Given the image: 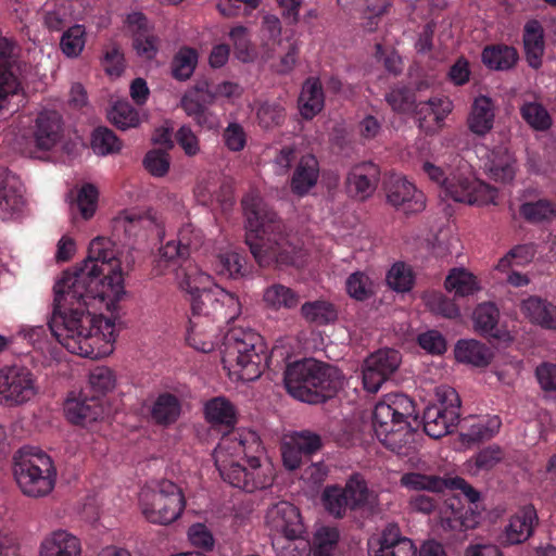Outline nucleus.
I'll return each instance as SVG.
<instances>
[{"instance_id": "1", "label": "nucleus", "mask_w": 556, "mask_h": 556, "mask_svg": "<svg viewBox=\"0 0 556 556\" xmlns=\"http://www.w3.org/2000/svg\"><path fill=\"white\" fill-rule=\"evenodd\" d=\"M121 265L111 239H92L85 260L64 270L54 285L47 327L23 329V338L41 352L54 338L72 354L92 359L109 354L115 341V324L97 312L116 309L124 294Z\"/></svg>"}, {"instance_id": "2", "label": "nucleus", "mask_w": 556, "mask_h": 556, "mask_svg": "<svg viewBox=\"0 0 556 556\" xmlns=\"http://www.w3.org/2000/svg\"><path fill=\"white\" fill-rule=\"evenodd\" d=\"M206 420L227 432L237 424L236 409L225 397H214L204 406ZM214 462L220 478L233 488L253 493L273 484V468L256 456H247L244 442L236 433L222 437L214 450Z\"/></svg>"}, {"instance_id": "3", "label": "nucleus", "mask_w": 556, "mask_h": 556, "mask_svg": "<svg viewBox=\"0 0 556 556\" xmlns=\"http://www.w3.org/2000/svg\"><path fill=\"white\" fill-rule=\"evenodd\" d=\"M247 220L245 242L262 267L294 264L295 247L283 232V224L263 200L253 193L241 201Z\"/></svg>"}, {"instance_id": "4", "label": "nucleus", "mask_w": 556, "mask_h": 556, "mask_svg": "<svg viewBox=\"0 0 556 556\" xmlns=\"http://www.w3.org/2000/svg\"><path fill=\"white\" fill-rule=\"evenodd\" d=\"M283 381L294 399L309 404L326 402L341 388L338 369L314 358L289 364L283 372Z\"/></svg>"}, {"instance_id": "5", "label": "nucleus", "mask_w": 556, "mask_h": 556, "mask_svg": "<svg viewBox=\"0 0 556 556\" xmlns=\"http://www.w3.org/2000/svg\"><path fill=\"white\" fill-rule=\"evenodd\" d=\"M222 362L242 381L256 380L268 365L263 338L252 329L232 328L224 337Z\"/></svg>"}, {"instance_id": "6", "label": "nucleus", "mask_w": 556, "mask_h": 556, "mask_svg": "<svg viewBox=\"0 0 556 556\" xmlns=\"http://www.w3.org/2000/svg\"><path fill=\"white\" fill-rule=\"evenodd\" d=\"M203 244V233L191 224L184 225L176 240L162 245L159 252L157 266L164 270L173 269L179 288H195L199 279H207V275L191 261V254Z\"/></svg>"}, {"instance_id": "7", "label": "nucleus", "mask_w": 556, "mask_h": 556, "mask_svg": "<svg viewBox=\"0 0 556 556\" xmlns=\"http://www.w3.org/2000/svg\"><path fill=\"white\" fill-rule=\"evenodd\" d=\"M13 459L14 478L23 494L41 497L53 490L56 471L48 454L35 447H23Z\"/></svg>"}, {"instance_id": "8", "label": "nucleus", "mask_w": 556, "mask_h": 556, "mask_svg": "<svg viewBox=\"0 0 556 556\" xmlns=\"http://www.w3.org/2000/svg\"><path fill=\"white\" fill-rule=\"evenodd\" d=\"M139 502L146 519L157 525L176 521L186 506L181 489L169 480H160L144 486Z\"/></svg>"}, {"instance_id": "9", "label": "nucleus", "mask_w": 556, "mask_h": 556, "mask_svg": "<svg viewBox=\"0 0 556 556\" xmlns=\"http://www.w3.org/2000/svg\"><path fill=\"white\" fill-rule=\"evenodd\" d=\"M437 402L429 404L422 415L424 431L433 439L451 433L460 417V399L455 389L440 386L435 390Z\"/></svg>"}, {"instance_id": "10", "label": "nucleus", "mask_w": 556, "mask_h": 556, "mask_svg": "<svg viewBox=\"0 0 556 556\" xmlns=\"http://www.w3.org/2000/svg\"><path fill=\"white\" fill-rule=\"evenodd\" d=\"M37 393L33 371L21 365L0 368V404L20 406L30 401Z\"/></svg>"}, {"instance_id": "11", "label": "nucleus", "mask_w": 556, "mask_h": 556, "mask_svg": "<svg viewBox=\"0 0 556 556\" xmlns=\"http://www.w3.org/2000/svg\"><path fill=\"white\" fill-rule=\"evenodd\" d=\"M444 192L455 202L470 205L495 203L498 194L496 188L463 174H452L445 181Z\"/></svg>"}, {"instance_id": "12", "label": "nucleus", "mask_w": 556, "mask_h": 556, "mask_svg": "<svg viewBox=\"0 0 556 556\" xmlns=\"http://www.w3.org/2000/svg\"><path fill=\"white\" fill-rule=\"evenodd\" d=\"M401 354L394 349H381L370 354L363 366V386L376 393L381 386L399 369Z\"/></svg>"}, {"instance_id": "13", "label": "nucleus", "mask_w": 556, "mask_h": 556, "mask_svg": "<svg viewBox=\"0 0 556 556\" xmlns=\"http://www.w3.org/2000/svg\"><path fill=\"white\" fill-rule=\"evenodd\" d=\"M16 62V43L0 36V118L9 111L10 99L21 90V84L14 73Z\"/></svg>"}, {"instance_id": "14", "label": "nucleus", "mask_w": 556, "mask_h": 556, "mask_svg": "<svg viewBox=\"0 0 556 556\" xmlns=\"http://www.w3.org/2000/svg\"><path fill=\"white\" fill-rule=\"evenodd\" d=\"M384 191L388 202L401 208L405 214L421 212L426 206L422 191L408 181L404 176L392 174L384 181Z\"/></svg>"}, {"instance_id": "15", "label": "nucleus", "mask_w": 556, "mask_h": 556, "mask_svg": "<svg viewBox=\"0 0 556 556\" xmlns=\"http://www.w3.org/2000/svg\"><path fill=\"white\" fill-rule=\"evenodd\" d=\"M63 136V117L55 110L40 111L30 126L31 142L40 151L52 150L62 141Z\"/></svg>"}, {"instance_id": "16", "label": "nucleus", "mask_w": 556, "mask_h": 556, "mask_svg": "<svg viewBox=\"0 0 556 556\" xmlns=\"http://www.w3.org/2000/svg\"><path fill=\"white\" fill-rule=\"evenodd\" d=\"M266 520L273 531L281 533L290 542H295L304 533L300 511L289 502L273 505L267 510Z\"/></svg>"}, {"instance_id": "17", "label": "nucleus", "mask_w": 556, "mask_h": 556, "mask_svg": "<svg viewBox=\"0 0 556 556\" xmlns=\"http://www.w3.org/2000/svg\"><path fill=\"white\" fill-rule=\"evenodd\" d=\"M380 180V168L372 162H363L354 165L346 175L345 189L349 197L365 201L377 189Z\"/></svg>"}, {"instance_id": "18", "label": "nucleus", "mask_w": 556, "mask_h": 556, "mask_svg": "<svg viewBox=\"0 0 556 556\" xmlns=\"http://www.w3.org/2000/svg\"><path fill=\"white\" fill-rule=\"evenodd\" d=\"M64 412L70 422L80 426H88L105 416L103 399L91 396L86 390L78 397L67 399Z\"/></svg>"}, {"instance_id": "19", "label": "nucleus", "mask_w": 556, "mask_h": 556, "mask_svg": "<svg viewBox=\"0 0 556 556\" xmlns=\"http://www.w3.org/2000/svg\"><path fill=\"white\" fill-rule=\"evenodd\" d=\"M340 539V532L336 527L321 526L313 534L311 542H289L283 547L282 556H305L306 549L313 556H332Z\"/></svg>"}, {"instance_id": "20", "label": "nucleus", "mask_w": 556, "mask_h": 556, "mask_svg": "<svg viewBox=\"0 0 556 556\" xmlns=\"http://www.w3.org/2000/svg\"><path fill=\"white\" fill-rule=\"evenodd\" d=\"M24 205V191L20 179L7 168H0V218L14 216Z\"/></svg>"}, {"instance_id": "21", "label": "nucleus", "mask_w": 556, "mask_h": 556, "mask_svg": "<svg viewBox=\"0 0 556 556\" xmlns=\"http://www.w3.org/2000/svg\"><path fill=\"white\" fill-rule=\"evenodd\" d=\"M539 522L536 509L529 504L522 506L513 515L504 531V542L508 545L526 542L534 532Z\"/></svg>"}, {"instance_id": "22", "label": "nucleus", "mask_w": 556, "mask_h": 556, "mask_svg": "<svg viewBox=\"0 0 556 556\" xmlns=\"http://www.w3.org/2000/svg\"><path fill=\"white\" fill-rule=\"evenodd\" d=\"M520 309L531 324L545 330H556V304L538 295L521 301Z\"/></svg>"}, {"instance_id": "23", "label": "nucleus", "mask_w": 556, "mask_h": 556, "mask_svg": "<svg viewBox=\"0 0 556 556\" xmlns=\"http://www.w3.org/2000/svg\"><path fill=\"white\" fill-rule=\"evenodd\" d=\"M213 101H206L197 92H186L180 100V108L193 119L197 126L213 130L219 124L218 116L208 106Z\"/></svg>"}, {"instance_id": "24", "label": "nucleus", "mask_w": 556, "mask_h": 556, "mask_svg": "<svg viewBox=\"0 0 556 556\" xmlns=\"http://www.w3.org/2000/svg\"><path fill=\"white\" fill-rule=\"evenodd\" d=\"M417 548L413 541L402 536L395 525H389L379 540V547L371 551V556H416Z\"/></svg>"}, {"instance_id": "25", "label": "nucleus", "mask_w": 556, "mask_h": 556, "mask_svg": "<svg viewBox=\"0 0 556 556\" xmlns=\"http://www.w3.org/2000/svg\"><path fill=\"white\" fill-rule=\"evenodd\" d=\"M319 178V163L315 155H303L291 177V191L298 197L306 195Z\"/></svg>"}, {"instance_id": "26", "label": "nucleus", "mask_w": 556, "mask_h": 556, "mask_svg": "<svg viewBox=\"0 0 556 556\" xmlns=\"http://www.w3.org/2000/svg\"><path fill=\"white\" fill-rule=\"evenodd\" d=\"M210 280L199 279L195 282V288H180L190 295L191 317L189 319L197 320H212V308L214 301H216L215 286L213 288H206L205 283Z\"/></svg>"}, {"instance_id": "27", "label": "nucleus", "mask_w": 556, "mask_h": 556, "mask_svg": "<svg viewBox=\"0 0 556 556\" xmlns=\"http://www.w3.org/2000/svg\"><path fill=\"white\" fill-rule=\"evenodd\" d=\"M495 105L491 98L478 96L475 98L467 118L469 130L477 136H484L494 125Z\"/></svg>"}, {"instance_id": "28", "label": "nucleus", "mask_w": 556, "mask_h": 556, "mask_svg": "<svg viewBox=\"0 0 556 556\" xmlns=\"http://www.w3.org/2000/svg\"><path fill=\"white\" fill-rule=\"evenodd\" d=\"M522 41L526 59L530 67L538 70L542 66L545 50L544 29L538 20H529L523 27Z\"/></svg>"}, {"instance_id": "29", "label": "nucleus", "mask_w": 556, "mask_h": 556, "mask_svg": "<svg viewBox=\"0 0 556 556\" xmlns=\"http://www.w3.org/2000/svg\"><path fill=\"white\" fill-rule=\"evenodd\" d=\"M518 60L516 48L505 43L486 45L481 52V62L490 71H509Z\"/></svg>"}, {"instance_id": "30", "label": "nucleus", "mask_w": 556, "mask_h": 556, "mask_svg": "<svg viewBox=\"0 0 556 556\" xmlns=\"http://www.w3.org/2000/svg\"><path fill=\"white\" fill-rule=\"evenodd\" d=\"M489 176L495 181L510 182L516 175V157L505 146H496L486 164Z\"/></svg>"}, {"instance_id": "31", "label": "nucleus", "mask_w": 556, "mask_h": 556, "mask_svg": "<svg viewBox=\"0 0 556 556\" xmlns=\"http://www.w3.org/2000/svg\"><path fill=\"white\" fill-rule=\"evenodd\" d=\"M343 489L350 501L349 503L352 504V510L371 509L377 502L375 491L368 488L366 479L358 472L348 478Z\"/></svg>"}, {"instance_id": "32", "label": "nucleus", "mask_w": 556, "mask_h": 556, "mask_svg": "<svg viewBox=\"0 0 556 556\" xmlns=\"http://www.w3.org/2000/svg\"><path fill=\"white\" fill-rule=\"evenodd\" d=\"M40 556H81L80 541L66 531H55L42 541Z\"/></svg>"}, {"instance_id": "33", "label": "nucleus", "mask_w": 556, "mask_h": 556, "mask_svg": "<svg viewBox=\"0 0 556 556\" xmlns=\"http://www.w3.org/2000/svg\"><path fill=\"white\" fill-rule=\"evenodd\" d=\"M181 414V402L173 393H160L154 400L150 415L154 424L168 427L175 424Z\"/></svg>"}, {"instance_id": "34", "label": "nucleus", "mask_w": 556, "mask_h": 556, "mask_svg": "<svg viewBox=\"0 0 556 556\" xmlns=\"http://www.w3.org/2000/svg\"><path fill=\"white\" fill-rule=\"evenodd\" d=\"M325 97L318 78H307L299 97L300 113L304 119L314 118L323 109Z\"/></svg>"}, {"instance_id": "35", "label": "nucleus", "mask_w": 556, "mask_h": 556, "mask_svg": "<svg viewBox=\"0 0 556 556\" xmlns=\"http://www.w3.org/2000/svg\"><path fill=\"white\" fill-rule=\"evenodd\" d=\"M300 301V294L282 283H273L263 292L265 306L273 311H292L299 306Z\"/></svg>"}, {"instance_id": "36", "label": "nucleus", "mask_w": 556, "mask_h": 556, "mask_svg": "<svg viewBox=\"0 0 556 556\" xmlns=\"http://www.w3.org/2000/svg\"><path fill=\"white\" fill-rule=\"evenodd\" d=\"M214 296L216 301H214L212 308L213 315L211 323L213 325L215 321L230 323L240 316L241 303L235 293L215 286Z\"/></svg>"}, {"instance_id": "37", "label": "nucleus", "mask_w": 556, "mask_h": 556, "mask_svg": "<svg viewBox=\"0 0 556 556\" xmlns=\"http://www.w3.org/2000/svg\"><path fill=\"white\" fill-rule=\"evenodd\" d=\"M472 319L476 331L481 336L494 339L502 337L498 328L500 311L493 303L479 304L473 311Z\"/></svg>"}, {"instance_id": "38", "label": "nucleus", "mask_w": 556, "mask_h": 556, "mask_svg": "<svg viewBox=\"0 0 556 556\" xmlns=\"http://www.w3.org/2000/svg\"><path fill=\"white\" fill-rule=\"evenodd\" d=\"M216 327L211 321L189 319L186 341L197 351L208 353L214 350Z\"/></svg>"}, {"instance_id": "39", "label": "nucleus", "mask_w": 556, "mask_h": 556, "mask_svg": "<svg viewBox=\"0 0 556 556\" xmlns=\"http://www.w3.org/2000/svg\"><path fill=\"white\" fill-rule=\"evenodd\" d=\"M378 440L397 455L408 456L415 450V433L410 424H400Z\"/></svg>"}, {"instance_id": "40", "label": "nucleus", "mask_w": 556, "mask_h": 556, "mask_svg": "<svg viewBox=\"0 0 556 556\" xmlns=\"http://www.w3.org/2000/svg\"><path fill=\"white\" fill-rule=\"evenodd\" d=\"M400 483L409 491H428L441 493L448 488V479L438 475H427L420 471H408L402 475Z\"/></svg>"}, {"instance_id": "41", "label": "nucleus", "mask_w": 556, "mask_h": 556, "mask_svg": "<svg viewBox=\"0 0 556 556\" xmlns=\"http://www.w3.org/2000/svg\"><path fill=\"white\" fill-rule=\"evenodd\" d=\"M455 358L465 364H471L477 367H484L491 361V353L485 344L470 339L459 340L455 345Z\"/></svg>"}, {"instance_id": "42", "label": "nucleus", "mask_w": 556, "mask_h": 556, "mask_svg": "<svg viewBox=\"0 0 556 556\" xmlns=\"http://www.w3.org/2000/svg\"><path fill=\"white\" fill-rule=\"evenodd\" d=\"M300 312L305 321L316 326H326L338 319L337 307L325 300L305 302Z\"/></svg>"}, {"instance_id": "43", "label": "nucleus", "mask_w": 556, "mask_h": 556, "mask_svg": "<svg viewBox=\"0 0 556 556\" xmlns=\"http://www.w3.org/2000/svg\"><path fill=\"white\" fill-rule=\"evenodd\" d=\"M321 500L325 509L334 518L341 519L348 511H353L343 486L339 484L327 485L323 491Z\"/></svg>"}, {"instance_id": "44", "label": "nucleus", "mask_w": 556, "mask_h": 556, "mask_svg": "<svg viewBox=\"0 0 556 556\" xmlns=\"http://www.w3.org/2000/svg\"><path fill=\"white\" fill-rule=\"evenodd\" d=\"M198 52L190 47H182L174 55L170 63L172 76L178 81L188 80L198 64Z\"/></svg>"}, {"instance_id": "45", "label": "nucleus", "mask_w": 556, "mask_h": 556, "mask_svg": "<svg viewBox=\"0 0 556 556\" xmlns=\"http://www.w3.org/2000/svg\"><path fill=\"white\" fill-rule=\"evenodd\" d=\"M502 425L498 416H488L484 419L471 424L468 429L462 432L463 441L468 443H479L492 439L500 430Z\"/></svg>"}, {"instance_id": "46", "label": "nucleus", "mask_w": 556, "mask_h": 556, "mask_svg": "<svg viewBox=\"0 0 556 556\" xmlns=\"http://www.w3.org/2000/svg\"><path fill=\"white\" fill-rule=\"evenodd\" d=\"M444 287L458 296L471 295L479 290L476 276L464 268H453L444 281Z\"/></svg>"}, {"instance_id": "47", "label": "nucleus", "mask_w": 556, "mask_h": 556, "mask_svg": "<svg viewBox=\"0 0 556 556\" xmlns=\"http://www.w3.org/2000/svg\"><path fill=\"white\" fill-rule=\"evenodd\" d=\"M279 62L273 67L278 74H289L293 71L298 63L301 45L293 38H285L278 40Z\"/></svg>"}, {"instance_id": "48", "label": "nucleus", "mask_w": 556, "mask_h": 556, "mask_svg": "<svg viewBox=\"0 0 556 556\" xmlns=\"http://www.w3.org/2000/svg\"><path fill=\"white\" fill-rule=\"evenodd\" d=\"M122 141L108 127H97L91 135V148L98 155H109L121 151Z\"/></svg>"}, {"instance_id": "49", "label": "nucleus", "mask_w": 556, "mask_h": 556, "mask_svg": "<svg viewBox=\"0 0 556 556\" xmlns=\"http://www.w3.org/2000/svg\"><path fill=\"white\" fill-rule=\"evenodd\" d=\"M520 215L529 223H541L556 216V204L547 199L526 202L520 206Z\"/></svg>"}, {"instance_id": "50", "label": "nucleus", "mask_w": 556, "mask_h": 556, "mask_svg": "<svg viewBox=\"0 0 556 556\" xmlns=\"http://www.w3.org/2000/svg\"><path fill=\"white\" fill-rule=\"evenodd\" d=\"M109 118L122 130L137 127L140 124L139 112L126 100L114 103L109 112Z\"/></svg>"}, {"instance_id": "51", "label": "nucleus", "mask_w": 556, "mask_h": 556, "mask_svg": "<svg viewBox=\"0 0 556 556\" xmlns=\"http://www.w3.org/2000/svg\"><path fill=\"white\" fill-rule=\"evenodd\" d=\"M214 268L218 275L237 278L244 275V257L236 251L219 253L214 261Z\"/></svg>"}, {"instance_id": "52", "label": "nucleus", "mask_w": 556, "mask_h": 556, "mask_svg": "<svg viewBox=\"0 0 556 556\" xmlns=\"http://www.w3.org/2000/svg\"><path fill=\"white\" fill-rule=\"evenodd\" d=\"M115 382L116 378L112 369L105 366H98L89 374V391L87 392L91 396L102 399L114 389Z\"/></svg>"}, {"instance_id": "53", "label": "nucleus", "mask_w": 556, "mask_h": 556, "mask_svg": "<svg viewBox=\"0 0 556 556\" xmlns=\"http://www.w3.org/2000/svg\"><path fill=\"white\" fill-rule=\"evenodd\" d=\"M520 115L525 122L534 130L545 131L552 126V117L541 103H523L520 108Z\"/></svg>"}, {"instance_id": "54", "label": "nucleus", "mask_w": 556, "mask_h": 556, "mask_svg": "<svg viewBox=\"0 0 556 556\" xmlns=\"http://www.w3.org/2000/svg\"><path fill=\"white\" fill-rule=\"evenodd\" d=\"M386 101L396 113H409L416 103L415 91L407 86L396 85L386 94Z\"/></svg>"}, {"instance_id": "55", "label": "nucleus", "mask_w": 556, "mask_h": 556, "mask_svg": "<svg viewBox=\"0 0 556 556\" xmlns=\"http://www.w3.org/2000/svg\"><path fill=\"white\" fill-rule=\"evenodd\" d=\"M399 426L400 419L395 418L392 407H390L384 400L378 402L372 412V429L377 439Z\"/></svg>"}, {"instance_id": "56", "label": "nucleus", "mask_w": 556, "mask_h": 556, "mask_svg": "<svg viewBox=\"0 0 556 556\" xmlns=\"http://www.w3.org/2000/svg\"><path fill=\"white\" fill-rule=\"evenodd\" d=\"M399 426L400 419L395 418L392 407H390L384 400L378 402L372 412V429L377 439Z\"/></svg>"}, {"instance_id": "57", "label": "nucleus", "mask_w": 556, "mask_h": 556, "mask_svg": "<svg viewBox=\"0 0 556 556\" xmlns=\"http://www.w3.org/2000/svg\"><path fill=\"white\" fill-rule=\"evenodd\" d=\"M345 289L352 299L361 302L370 299L375 293L372 281L363 271L352 273L345 281Z\"/></svg>"}, {"instance_id": "58", "label": "nucleus", "mask_w": 556, "mask_h": 556, "mask_svg": "<svg viewBox=\"0 0 556 556\" xmlns=\"http://www.w3.org/2000/svg\"><path fill=\"white\" fill-rule=\"evenodd\" d=\"M426 306L434 314L446 318H456L459 316L457 305L439 291H428L424 294Z\"/></svg>"}, {"instance_id": "59", "label": "nucleus", "mask_w": 556, "mask_h": 556, "mask_svg": "<svg viewBox=\"0 0 556 556\" xmlns=\"http://www.w3.org/2000/svg\"><path fill=\"white\" fill-rule=\"evenodd\" d=\"M387 283L396 292H408L414 286V274L410 267L402 262L393 264L387 274Z\"/></svg>"}, {"instance_id": "60", "label": "nucleus", "mask_w": 556, "mask_h": 556, "mask_svg": "<svg viewBox=\"0 0 556 556\" xmlns=\"http://www.w3.org/2000/svg\"><path fill=\"white\" fill-rule=\"evenodd\" d=\"M384 402L392 407L395 418L400 419V424H409V418H416V408L414 401L402 393L388 394L383 399Z\"/></svg>"}, {"instance_id": "61", "label": "nucleus", "mask_w": 556, "mask_h": 556, "mask_svg": "<svg viewBox=\"0 0 556 556\" xmlns=\"http://www.w3.org/2000/svg\"><path fill=\"white\" fill-rule=\"evenodd\" d=\"M60 47L70 58L79 55L85 47V27L74 25L65 30L61 37Z\"/></svg>"}, {"instance_id": "62", "label": "nucleus", "mask_w": 556, "mask_h": 556, "mask_svg": "<svg viewBox=\"0 0 556 556\" xmlns=\"http://www.w3.org/2000/svg\"><path fill=\"white\" fill-rule=\"evenodd\" d=\"M285 117V109L278 102H265L257 110L258 123L264 128L281 125Z\"/></svg>"}, {"instance_id": "63", "label": "nucleus", "mask_w": 556, "mask_h": 556, "mask_svg": "<svg viewBox=\"0 0 556 556\" xmlns=\"http://www.w3.org/2000/svg\"><path fill=\"white\" fill-rule=\"evenodd\" d=\"M534 249L532 245L520 244L513 248L504 257H502L496 268L501 271L507 270L511 265H523L532 261Z\"/></svg>"}, {"instance_id": "64", "label": "nucleus", "mask_w": 556, "mask_h": 556, "mask_svg": "<svg viewBox=\"0 0 556 556\" xmlns=\"http://www.w3.org/2000/svg\"><path fill=\"white\" fill-rule=\"evenodd\" d=\"M170 160L167 152L150 150L143 157L144 168L154 177H163L169 170Z\"/></svg>"}]
</instances>
